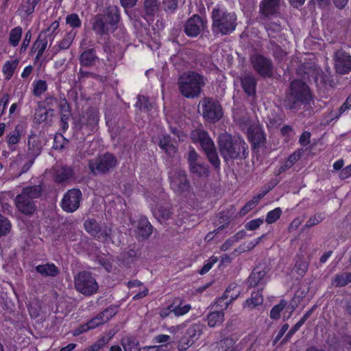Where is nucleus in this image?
I'll return each instance as SVG.
<instances>
[{
	"mask_svg": "<svg viewBox=\"0 0 351 351\" xmlns=\"http://www.w3.org/2000/svg\"><path fill=\"white\" fill-rule=\"evenodd\" d=\"M324 217L322 213H316L313 217H311L304 225L305 228H311L315 225L319 224L324 220Z\"/></svg>",
	"mask_w": 351,
	"mask_h": 351,
	"instance_id": "obj_55",
	"label": "nucleus"
},
{
	"mask_svg": "<svg viewBox=\"0 0 351 351\" xmlns=\"http://www.w3.org/2000/svg\"><path fill=\"white\" fill-rule=\"evenodd\" d=\"M75 289L84 295L89 296L97 292L99 286L96 280L88 271H81L75 278Z\"/></svg>",
	"mask_w": 351,
	"mask_h": 351,
	"instance_id": "obj_10",
	"label": "nucleus"
},
{
	"mask_svg": "<svg viewBox=\"0 0 351 351\" xmlns=\"http://www.w3.org/2000/svg\"><path fill=\"white\" fill-rule=\"evenodd\" d=\"M36 271L43 276L55 277L58 275L60 271L53 263L39 265L35 267Z\"/></svg>",
	"mask_w": 351,
	"mask_h": 351,
	"instance_id": "obj_30",
	"label": "nucleus"
},
{
	"mask_svg": "<svg viewBox=\"0 0 351 351\" xmlns=\"http://www.w3.org/2000/svg\"><path fill=\"white\" fill-rule=\"evenodd\" d=\"M85 230L94 239L106 241L111 239L112 228L102 227L95 219H88L84 223Z\"/></svg>",
	"mask_w": 351,
	"mask_h": 351,
	"instance_id": "obj_11",
	"label": "nucleus"
},
{
	"mask_svg": "<svg viewBox=\"0 0 351 351\" xmlns=\"http://www.w3.org/2000/svg\"><path fill=\"white\" fill-rule=\"evenodd\" d=\"M220 215V217H219V223H223L224 222V224L223 225H221L216 230H214L213 232H210L207 234V235L205 237V239L207 240V241H210L213 239V237H214V233H217L220 230H223L226 227H227V226L229 224L230 221L228 220V218L225 216L223 215V213H219Z\"/></svg>",
	"mask_w": 351,
	"mask_h": 351,
	"instance_id": "obj_49",
	"label": "nucleus"
},
{
	"mask_svg": "<svg viewBox=\"0 0 351 351\" xmlns=\"http://www.w3.org/2000/svg\"><path fill=\"white\" fill-rule=\"evenodd\" d=\"M22 131V127L20 125H17L15 127L14 130L7 135V143L11 150H14V147L12 146L17 144L21 139V132Z\"/></svg>",
	"mask_w": 351,
	"mask_h": 351,
	"instance_id": "obj_33",
	"label": "nucleus"
},
{
	"mask_svg": "<svg viewBox=\"0 0 351 351\" xmlns=\"http://www.w3.org/2000/svg\"><path fill=\"white\" fill-rule=\"evenodd\" d=\"M335 69L341 75L351 71V56L343 49L336 51L333 56Z\"/></svg>",
	"mask_w": 351,
	"mask_h": 351,
	"instance_id": "obj_17",
	"label": "nucleus"
},
{
	"mask_svg": "<svg viewBox=\"0 0 351 351\" xmlns=\"http://www.w3.org/2000/svg\"><path fill=\"white\" fill-rule=\"evenodd\" d=\"M104 313H99L94 318L88 322L86 324L80 326V328L75 330L74 335H79L82 332H86L90 329H93L99 325L104 324L108 322V318L104 317Z\"/></svg>",
	"mask_w": 351,
	"mask_h": 351,
	"instance_id": "obj_26",
	"label": "nucleus"
},
{
	"mask_svg": "<svg viewBox=\"0 0 351 351\" xmlns=\"http://www.w3.org/2000/svg\"><path fill=\"white\" fill-rule=\"evenodd\" d=\"M308 269V262L304 256L298 255L295 264V269L296 273L301 276H304Z\"/></svg>",
	"mask_w": 351,
	"mask_h": 351,
	"instance_id": "obj_36",
	"label": "nucleus"
},
{
	"mask_svg": "<svg viewBox=\"0 0 351 351\" xmlns=\"http://www.w3.org/2000/svg\"><path fill=\"white\" fill-rule=\"evenodd\" d=\"M207 79L203 75L194 71L184 72L178 78L177 86L180 95L190 99L200 97Z\"/></svg>",
	"mask_w": 351,
	"mask_h": 351,
	"instance_id": "obj_1",
	"label": "nucleus"
},
{
	"mask_svg": "<svg viewBox=\"0 0 351 351\" xmlns=\"http://www.w3.org/2000/svg\"><path fill=\"white\" fill-rule=\"evenodd\" d=\"M158 146L169 156H173L177 152L176 147L173 143V139L169 135H163L159 140Z\"/></svg>",
	"mask_w": 351,
	"mask_h": 351,
	"instance_id": "obj_29",
	"label": "nucleus"
},
{
	"mask_svg": "<svg viewBox=\"0 0 351 351\" xmlns=\"http://www.w3.org/2000/svg\"><path fill=\"white\" fill-rule=\"evenodd\" d=\"M12 230L10 221L5 216L0 214V238L7 236Z\"/></svg>",
	"mask_w": 351,
	"mask_h": 351,
	"instance_id": "obj_42",
	"label": "nucleus"
},
{
	"mask_svg": "<svg viewBox=\"0 0 351 351\" xmlns=\"http://www.w3.org/2000/svg\"><path fill=\"white\" fill-rule=\"evenodd\" d=\"M160 1L159 0H144L143 10L147 16L153 17L160 11Z\"/></svg>",
	"mask_w": 351,
	"mask_h": 351,
	"instance_id": "obj_32",
	"label": "nucleus"
},
{
	"mask_svg": "<svg viewBox=\"0 0 351 351\" xmlns=\"http://www.w3.org/2000/svg\"><path fill=\"white\" fill-rule=\"evenodd\" d=\"M27 147V157L36 158L40 154L42 146L36 134L33 133L29 136Z\"/></svg>",
	"mask_w": 351,
	"mask_h": 351,
	"instance_id": "obj_24",
	"label": "nucleus"
},
{
	"mask_svg": "<svg viewBox=\"0 0 351 351\" xmlns=\"http://www.w3.org/2000/svg\"><path fill=\"white\" fill-rule=\"evenodd\" d=\"M99 121V113L98 109L94 107H89L83 112L80 118L79 123L80 128L89 134L97 130Z\"/></svg>",
	"mask_w": 351,
	"mask_h": 351,
	"instance_id": "obj_13",
	"label": "nucleus"
},
{
	"mask_svg": "<svg viewBox=\"0 0 351 351\" xmlns=\"http://www.w3.org/2000/svg\"><path fill=\"white\" fill-rule=\"evenodd\" d=\"M121 344L125 351H138V342L136 339L132 337H127L122 339Z\"/></svg>",
	"mask_w": 351,
	"mask_h": 351,
	"instance_id": "obj_40",
	"label": "nucleus"
},
{
	"mask_svg": "<svg viewBox=\"0 0 351 351\" xmlns=\"http://www.w3.org/2000/svg\"><path fill=\"white\" fill-rule=\"evenodd\" d=\"M204 152L206 154L208 161L213 165L214 169L219 170L220 169L221 162L215 146L214 145L213 148H209Z\"/></svg>",
	"mask_w": 351,
	"mask_h": 351,
	"instance_id": "obj_35",
	"label": "nucleus"
},
{
	"mask_svg": "<svg viewBox=\"0 0 351 351\" xmlns=\"http://www.w3.org/2000/svg\"><path fill=\"white\" fill-rule=\"evenodd\" d=\"M179 0H162L163 7L165 12L173 13L178 8Z\"/></svg>",
	"mask_w": 351,
	"mask_h": 351,
	"instance_id": "obj_56",
	"label": "nucleus"
},
{
	"mask_svg": "<svg viewBox=\"0 0 351 351\" xmlns=\"http://www.w3.org/2000/svg\"><path fill=\"white\" fill-rule=\"evenodd\" d=\"M219 152L225 161L230 159L243 158L248 156V146L240 138H232L229 134H221L219 137Z\"/></svg>",
	"mask_w": 351,
	"mask_h": 351,
	"instance_id": "obj_6",
	"label": "nucleus"
},
{
	"mask_svg": "<svg viewBox=\"0 0 351 351\" xmlns=\"http://www.w3.org/2000/svg\"><path fill=\"white\" fill-rule=\"evenodd\" d=\"M66 23L73 28L80 27L82 21L77 14H71L66 16Z\"/></svg>",
	"mask_w": 351,
	"mask_h": 351,
	"instance_id": "obj_51",
	"label": "nucleus"
},
{
	"mask_svg": "<svg viewBox=\"0 0 351 351\" xmlns=\"http://www.w3.org/2000/svg\"><path fill=\"white\" fill-rule=\"evenodd\" d=\"M234 344V341L231 338H225L218 343L219 351H227Z\"/></svg>",
	"mask_w": 351,
	"mask_h": 351,
	"instance_id": "obj_57",
	"label": "nucleus"
},
{
	"mask_svg": "<svg viewBox=\"0 0 351 351\" xmlns=\"http://www.w3.org/2000/svg\"><path fill=\"white\" fill-rule=\"evenodd\" d=\"M153 214L159 221H166L172 215L171 207L169 205H157L153 210Z\"/></svg>",
	"mask_w": 351,
	"mask_h": 351,
	"instance_id": "obj_31",
	"label": "nucleus"
},
{
	"mask_svg": "<svg viewBox=\"0 0 351 351\" xmlns=\"http://www.w3.org/2000/svg\"><path fill=\"white\" fill-rule=\"evenodd\" d=\"M191 173L196 174L198 176L209 174V167L204 163H197L189 168Z\"/></svg>",
	"mask_w": 351,
	"mask_h": 351,
	"instance_id": "obj_45",
	"label": "nucleus"
},
{
	"mask_svg": "<svg viewBox=\"0 0 351 351\" xmlns=\"http://www.w3.org/2000/svg\"><path fill=\"white\" fill-rule=\"evenodd\" d=\"M280 0H263L260 3V12L265 16L274 15L278 12Z\"/></svg>",
	"mask_w": 351,
	"mask_h": 351,
	"instance_id": "obj_25",
	"label": "nucleus"
},
{
	"mask_svg": "<svg viewBox=\"0 0 351 351\" xmlns=\"http://www.w3.org/2000/svg\"><path fill=\"white\" fill-rule=\"evenodd\" d=\"M76 35V33L71 31L66 34L64 38L60 42L58 45V50H64L70 47L73 40Z\"/></svg>",
	"mask_w": 351,
	"mask_h": 351,
	"instance_id": "obj_46",
	"label": "nucleus"
},
{
	"mask_svg": "<svg viewBox=\"0 0 351 351\" xmlns=\"http://www.w3.org/2000/svg\"><path fill=\"white\" fill-rule=\"evenodd\" d=\"M243 90L248 96H254L256 93L257 80L255 76L251 73H244L239 77Z\"/></svg>",
	"mask_w": 351,
	"mask_h": 351,
	"instance_id": "obj_21",
	"label": "nucleus"
},
{
	"mask_svg": "<svg viewBox=\"0 0 351 351\" xmlns=\"http://www.w3.org/2000/svg\"><path fill=\"white\" fill-rule=\"evenodd\" d=\"M69 141L62 134H56L53 138V149L62 150Z\"/></svg>",
	"mask_w": 351,
	"mask_h": 351,
	"instance_id": "obj_47",
	"label": "nucleus"
},
{
	"mask_svg": "<svg viewBox=\"0 0 351 351\" xmlns=\"http://www.w3.org/2000/svg\"><path fill=\"white\" fill-rule=\"evenodd\" d=\"M136 106L138 107L141 110H144L146 112L149 111L152 108L149 99L143 95L138 96V100L136 103Z\"/></svg>",
	"mask_w": 351,
	"mask_h": 351,
	"instance_id": "obj_48",
	"label": "nucleus"
},
{
	"mask_svg": "<svg viewBox=\"0 0 351 351\" xmlns=\"http://www.w3.org/2000/svg\"><path fill=\"white\" fill-rule=\"evenodd\" d=\"M19 61L17 60H14L12 61H8L3 67V73L7 75L6 78L10 79L16 69L18 65Z\"/></svg>",
	"mask_w": 351,
	"mask_h": 351,
	"instance_id": "obj_50",
	"label": "nucleus"
},
{
	"mask_svg": "<svg viewBox=\"0 0 351 351\" xmlns=\"http://www.w3.org/2000/svg\"><path fill=\"white\" fill-rule=\"evenodd\" d=\"M73 176V171L71 167H62L56 174V180L59 182L68 180Z\"/></svg>",
	"mask_w": 351,
	"mask_h": 351,
	"instance_id": "obj_41",
	"label": "nucleus"
},
{
	"mask_svg": "<svg viewBox=\"0 0 351 351\" xmlns=\"http://www.w3.org/2000/svg\"><path fill=\"white\" fill-rule=\"evenodd\" d=\"M204 326L201 324L191 325L186 331L179 342L181 350H186L191 346L202 335Z\"/></svg>",
	"mask_w": 351,
	"mask_h": 351,
	"instance_id": "obj_15",
	"label": "nucleus"
},
{
	"mask_svg": "<svg viewBox=\"0 0 351 351\" xmlns=\"http://www.w3.org/2000/svg\"><path fill=\"white\" fill-rule=\"evenodd\" d=\"M199 158L198 154L196 152L195 149L192 147H189V151L187 156V161L189 163V167L191 168L194 165L197 164V159Z\"/></svg>",
	"mask_w": 351,
	"mask_h": 351,
	"instance_id": "obj_58",
	"label": "nucleus"
},
{
	"mask_svg": "<svg viewBox=\"0 0 351 351\" xmlns=\"http://www.w3.org/2000/svg\"><path fill=\"white\" fill-rule=\"evenodd\" d=\"M120 10L117 5H111L106 7L103 13L94 16L90 23L92 29L96 34L104 36L110 32H114L120 21Z\"/></svg>",
	"mask_w": 351,
	"mask_h": 351,
	"instance_id": "obj_4",
	"label": "nucleus"
},
{
	"mask_svg": "<svg viewBox=\"0 0 351 351\" xmlns=\"http://www.w3.org/2000/svg\"><path fill=\"white\" fill-rule=\"evenodd\" d=\"M317 69L318 67L314 64H302L296 69V74L303 80L311 82L315 75H319Z\"/></svg>",
	"mask_w": 351,
	"mask_h": 351,
	"instance_id": "obj_23",
	"label": "nucleus"
},
{
	"mask_svg": "<svg viewBox=\"0 0 351 351\" xmlns=\"http://www.w3.org/2000/svg\"><path fill=\"white\" fill-rule=\"evenodd\" d=\"M47 89V84L46 81L40 80L34 84V89H33V94L35 96L38 97L42 93H43L45 91H46Z\"/></svg>",
	"mask_w": 351,
	"mask_h": 351,
	"instance_id": "obj_52",
	"label": "nucleus"
},
{
	"mask_svg": "<svg viewBox=\"0 0 351 351\" xmlns=\"http://www.w3.org/2000/svg\"><path fill=\"white\" fill-rule=\"evenodd\" d=\"M263 223V219L261 218L250 221L245 224V229L247 230H255Z\"/></svg>",
	"mask_w": 351,
	"mask_h": 351,
	"instance_id": "obj_62",
	"label": "nucleus"
},
{
	"mask_svg": "<svg viewBox=\"0 0 351 351\" xmlns=\"http://www.w3.org/2000/svg\"><path fill=\"white\" fill-rule=\"evenodd\" d=\"M174 304L175 302L173 304L172 312H173L176 316L184 315L187 313L191 308L190 304H186L183 306H180V305L174 306Z\"/></svg>",
	"mask_w": 351,
	"mask_h": 351,
	"instance_id": "obj_59",
	"label": "nucleus"
},
{
	"mask_svg": "<svg viewBox=\"0 0 351 351\" xmlns=\"http://www.w3.org/2000/svg\"><path fill=\"white\" fill-rule=\"evenodd\" d=\"M271 50L273 52V55L275 58L281 59L285 56V52L281 49V47L275 43L274 42H270Z\"/></svg>",
	"mask_w": 351,
	"mask_h": 351,
	"instance_id": "obj_60",
	"label": "nucleus"
},
{
	"mask_svg": "<svg viewBox=\"0 0 351 351\" xmlns=\"http://www.w3.org/2000/svg\"><path fill=\"white\" fill-rule=\"evenodd\" d=\"M199 105L202 108V115L207 122L215 123L222 118L223 109L217 99L205 97L200 100Z\"/></svg>",
	"mask_w": 351,
	"mask_h": 351,
	"instance_id": "obj_7",
	"label": "nucleus"
},
{
	"mask_svg": "<svg viewBox=\"0 0 351 351\" xmlns=\"http://www.w3.org/2000/svg\"><path fill=\"white\" fill-rule=\"evenodd\" d=\"M153 227L145 217L139 219L137 226V235L142 239H147L152 234Z\"/></svg>",
	"mask_w": 351,
	"mask_h": 351,
	"instance_id": "obj_27",
	"label": "nucleus"
},
{
	"mask_svg": "<svg viewBox=\"0 0 351 351\" xmlns=\"http://www.w3.org/2000/svg\"><path fill=\"white\" fill-rule=\"evenodd\" d=\"M22 36V28L16 27L12 29L10 33L9 43L12 46L18 45Z\"/></svg>",
	"mask_w": 351,
	"mask_h": 351,
	"instance_id": "obj_44",
	"label": "nucleus"
},
{
	"mask_svg": "<svg viewBox=\"0 0 351 351\" xmlns=\"http://www.w3.org/2000/svg\"><path fill=\"white\" fill-rule=\"evenodd\" d=\"M82 197V194L80 189L69 190L62 199L61 206L62 209L67 213L75 211L80 207Z\"/></svg>",
	"mask_w": 351,
	"mask_h": 351,
	"instance_id": "obj_16",
	"label": "nucleus"
},
{
	"mask_svg": "<svg viewBox=\"0 0 351 351\" xmlns=\"http://www.w3.org/2000/svg\"><path fill=\"white\" fill-rule=\"evenodd\" d=\"M60 114H70L71 113V107L67 100L65 98L61 99L58 105Z\"/></svg>",
	"mask_w": 351,
	"mask_h": 351,
	"instance_id": "obj_61",
	"label": "nucleus"
},
{
	"mask_svg": "<svg viewBox=\"0 0 351 351\" xmlns=\"http://www.w3.org/2000/svg\"><path fill=\"white\" fill-rule=\"evenodd\" d=\"M311 99L308 86L301 80H293L289 84L282 105L287 110H295L308 104Z\"/></svg>",
	"mask_w": 351,
	"mask_h": 351,
	"instance_id": "obj_5",
	"label": "nucleus"
},
{
	"mask_svg": "<svg viewBox=\"0 0 351 351\" xmlns=\"http://www.w3.org/2000/svg\"><path fill=\"white\" fill-rule=\"evenodd\" d=\"M207 21L199 14H193L185 22L183 31L191 38L197 37L206 27Z\"/></svg>",
	"mask_w": 351,
	"mask_h": 351,
	"instance_id": "obj_14",
	"label": "nucleus"
},
{
	"mask_svg": "<svg viewBox=\"0 0 351 351\" xmlns=\"http://www.w3.org/2000/svg\"><path fill=\"white\" fill-rule=\"evenodd\" d=\"M287 302L285 300H281L280 303L275 305L270 311V317L273 319H278L280 317V313L287 306Z\"/></svg>",
	"mask_w": 351,
	"mask_h": 351,
	"instance_id": "obj_43",
	"label": "nucleus"
},
{
	"mask_svg": "<svg viewBox=\"0 0 351 351\" xmlns=\"http://www.w3.org/2000/svg\"><path fill=\"white\" fill-rule=\"evenodd\" d=\"M170 188L177 195L188 193L191 184L184 170L180 168L171 169L168 172Z\"/></svg>",
	"mask_w": 351,
	"mask_h": 351,
	"instance_id": "obj_9",
	"label": "nucleus"
},
{
	"mask_svg": "<svg viewBox=\"0 0 351 351\" xmlns=\"http://www.w3.org/2000/svg\"><path fill=\"white\" fill-rule=\"evenodd\" d=\"M190 138L195 143H199L204 151L213 148L215 145L208 133L202 129H195L191 131Z\"/></svg>",
	"mask_w": 351,
	"mask_h": 351,
	"instance_id": "obj_20",
	"label": "nucleus"
},
{
	"mask_svg": "<svg viewBox=\"0 0 351 351\" xmlns=\"http://www.w3.org/2000/svg\"><path fill=\"white\" fill-rule=\"evenodd\" d=\"M49 35H44L40 32L36 41L34 43L31 51L34 52L37 51L36 59L38 60L43 54L47 46V37Z\"/></svg>",
	"mask_w": 351,
	"mask_h": 351,
	"instance_id": "obj_28",
	"label": "nucleus"
},
{
	"mask_svg": "<svg viewBox=\"0 0 351 351\" xmlns=\"http://www.w3.org/2000/svg\"><path fill=\"white\" fill-rule=\"evenodd\" d=\"M281 214V209L280 208H276L267 213L265 221L267 223H274L280 218Z\"/></svg>",
	"mask_w": 351,
	"mask_h": 351,
	"instance_id": "obj_53",
	"label": "nucleus"
},
{
	"mask_svg": "<svg viewBox=\"0 0 351 351\" xmlns=\"http://www.w3.org/2000/svg\"><path fill=\"white\" fill-rule=\"evenodd\" d=\"M211 19L212 32L215 36L230 35L237 26V14L219 5H217L213 8Z\"/></svg>",
	"mask_w": 351,
	"mask_h": 351,
	"instance_id": "obj_2",
	"label": "nucleus"
},
{
	"mask_svg": "<svg viewBox=\"0 0 351 351\" xmlns=\"http://www.w3.org/2000/svg\"><path fill=\"white\" fill-rule=\"evenodd\" d=\"M43 191L40 184L23 187L14 199L17 210L28 217H32L37 211L36 199L43 195Z\"/></svg>",
	"mask_w": 351,
	"mask_h": 351,
	"instance_id": "obj_3",
	"label": "nucleus"
},
{
	"mask_svg": "<svg viewBox=\"0 0 351 351\" xmlns=\"http://www.w3.org/2000/svg\"><path fill=\"white\" fill-rule=\"evenodd\" d=\"M49 117V111H47L46 107L40 105L35 110L34 121L37 124H40L47 120Z\"/></svg>",
	"mask_w": 351,
	"mask_h": 351,
	"instance_id": "obj_39",
	"label": "nucleus"
},
{
	"mask_svg": "<svg viewBox=\"0 0 351 351\" xmlns=\"http://www.w3.org/2000/svg\"><path fill=\"white\" fill-rule=\"evenodd\" d=\"M117 165V157L109 152L99 155L88 161V168L93 175L106 174Z\"/></svg>",
	"mask_w": 351,
	"mask_h": 351,
	"instance_id": "obj_8",
	"label": "nucleus"
},
{
	"mask_svg": "<svg viewBox=\"0 0 351 351\" xmlns=\"http://www.w3.org/2000/svg\"><path fill=\"white\" fill-rule=\"evenodd\" d=\"M254 71L263 77L273 76L274 65L270 58L261 54H255L250 58Z\"/></svg>",
	"mask_w": 351,
	"mask_h": 351,
	"instance_id": "obj_12",
	"label": "nucleus"
},
{
	"mask_svg": "<svg viewBox=\"0 0 351 351\" xmlns=\"http://www.w3.org/2000/svg\"><path fill=\"white\" fill-rule=\"evenodd\" d=\"M247 136L252 149H259L266 143V135L263 128L258 124H252L248 128Z\"/></svg>",
	"mask_w": 351,
	"mask_h": 351,
	"instance_id": "obj_18",
	"label": "nucleus"
},
{
	"mask_svg": "<svg viewBox=\"0 0 351 351\" xmlns=\"http://www.w3.org/2000/svg\"><path fill=\"white\" fill-rule=\"evenodd\" d=\"M117 306H111L108 307L106 309H105L103 312L101 313H104V317L108 318V322L110 320V318H112L114 315L117 313Z\"/></svg>",
	"mask_w": 351,
	"mask_h": 351,
	"instance_id": "obj_64",
	"label": "nucleus"
},
{
	"mask_svg": "<svg viewBox=\"0 0 351 351\" xmlns=\"http://www.w3.org/2000/svg\"><path fill=\"white\" fill-rule=\"evenodd\" d=\"M302 325L298 322L292 328L289 330V332L285 335V338L282 340L281 344H284L287 342L290 338L300 329V328Z\"/></svg>",
	"mask_w": 351,
	"mask_h": 351,
	"instance_id": "obj_63",
	"label": "nucleus"
},
{
	"mask_svg": "<svg viewBox=\"0 0 351 351\" xmlns=\"http://www.w3.org/2000/svg\"><path fill=\"white\" fill-rule=\"evenodd\" d=\"M208 325L210 327H215L223 323L224 320V313L223 311H216L211 312L207 315Z\"/></svg>",
	"mask_w": 351,
	"mask_h": 351,
	"instance_id": "obj_34",
	"label": "nucleus"
},
{
	"mask_svg": "<svg viewBox=\"0 0 351 351\" xmlns=\"http://www.w3.org/2000/svg\"><path fill=\"white\" fill-rule=\"evenodd\" d=\"M99 58L94 48H86L79 56V61L81 66L84 67H92L96 65Z\"/></svg>",
	"mask_w": 351,
	"mask_h": 351,
	"instance_id": "obj_22",
	"label": "nucleus"
},
{
	"mask_svg": "<svg viewBox=\"0 0 351 351\" xmlns=\"http://www.w3.org/2000/svg\"><path fill=\"white\" fill-rule=\"evenodd\" d=\"M351 282V273L337 274L332 281V285L336 287H342Z\"/></svg>",
	"mask_w": 351,
	"mask_h": 351,
	"instance_id": "obj_37",
	"label": "nucleus"
},
{
	"mask_svg": "<svg viewBox=\"0 0 351 351\" xmlns=\"http://www.w3.org/2000/svg\"><path fill=\"white\" fill-rule=\"evenodd\" d=\"M139 256V252L135 247H130L129 250L127 252H124L123 253V258L125 260L128 261L133 262L134 261L137 257Z\"/></svg>",
	"mask_w": 351,
	"mask_h": 351,
	"instance_id": "obj_54",
	"label": "nucleus"
},
{
	"mask_svg": "<svg viewBox=\"0 0 351 351\" xmlns=\"http://www.w3.org/2000/svg\"><path fill=\"white\" fill-rule=\"evenodd\" d=\"M263 302V298L262 295V289L257 291L252 292L251 298L245 301V305L250 308H254L256 306L261 304Z\"/></svg>",
	"mask_w": 351,
	"mask_h": 351,
	"instance_id": "obj_38",
	"label": "nucleus"
},
{
	"mask_svg": "<svg viewBox=\"0 0 351 351\" xmlns=\"http://www.w3.org/2000/svg\"><path fill=\"white\" fill-rule=\"evenodd\" d=\"M268 270L266 266L263 265H258L254 268L246 281L248 287L252 288L265 285Z\"/></svg>",
	"mask_w": 351,
	"mask_h": 351,
	"instance_id": "obj_19",
	"label": "nucleus"
}]
</instances>
